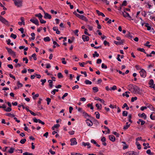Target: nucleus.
I'll use <instances>...</instances> for the list:
<instances>
[{"label":"nucleus","instance_id":"nucleus-16","mask_svg":"<svg viewBox=\"0 0 155 155\" xmlns=\"http://www.w3.org/2000/svg\"><path fill=\"white\" fill-rule=\"evenodd\" d=\"M86 122L87 124V125L89 126H91L93 124V123L91 121V120H89L88 119H87L86 120Z\"/></svg>","mask_w":155,"mask_h":155},{"label":"nucleus","instance_id":"nucleus-55","mask_svg":"<svg viewBox=\"0 0 155 155\" xmlns=\"http://www.w3.org/2000/svg\"><path fill=\"white\" fill-rule=\"evenodd\" d=\"M104 44L105 46H106L107 45L109 46V43L107 41L105 40L104 42Z\"/></svg>","mask_w":155,"mask_h":155},{"label":"nucleus","instance_id":"nucleus-5","mask_svg":"<svg viewBox=\"0 0 155 155\" xmlns=\"http://www.w3.org/2000/svg\"><path fill=\"white\" fill-rule=\"evenodd\" d=\"M6 49L7 50L8 52L11 55H12L14 56H15L16 55L15 52L13 51L12 49L10 48H8L7 47H5Z\"/></svg>","mask_w":155,"mask_h":155},{"label":"nucleus","instance_id":"nucleus-14","mask_svg":"<svg viewBox=\"0 0 155 155\" xmlns=\"http://www.w3.org/2000/svg\"><path fill=\"white\" fill-rule=\"evenodd\" d=\"M82 38L84 41H88L89 40V37L85 35L82 36Z\"/></svg>","mask_w":155,"mask_h":155},{"label":"nucleus","instance_id":"nucleus-43","mask_svg":"<svg viewBox=\"0 0 155 155\" xmlns=\"http://www.w3.org/2000/svg\"><path fill=\"white\" fill-rule=\"evenodd\" d=\"M153 114H155L154 113H152L151 114H150V119L152 120H155V116H153Z\"/></svg>","mask_w":155,"mask_h":155},{"label":"nucleus","instance_id":"nucleus-53","mask_svg":"<svg viewBox=\"0 0 155 155\" xmlns=\"http://www.w3.org/2000/svg\"><path fill=\"white\" fill-rule=\"evenodd\" d=\"M137 99V97H132L131 98V101L132 102H134L135 101H136Z\"/></svg>","mask_w":155,"mask_h":155},{"label":"nucleus","instance_id":"nucleus-27","mask_svg":"<svg viewBox=\"0 0 155 155\" xmlns=\"http://www.w3.org/2000/svg\"><path fill=\"white\" fill-rule=\"evenodd\" d=\"M125 36L129 38H130L131 39L133 38L132 35L129 32H128V34H127L125 35Z\"/></svg>","mask_w":155,"mask_h":155},{"label":"nucleus","instance_id":"nucleus-42","mask_svg":"<svg viewBox=\"0 0 155 155\" xmlns=\"http://www.w3.org/2000/svg\"><path fill=\"white\" fill-rule=\"evenodd\" d=\"M17 85L18 86V88L21 87L23 86L22 84L20 83L19 81H18L17 83Z\"/></svg>","mask_w":155,"mask_h":155},{"label":"nucleus","instance_id":"nucleus-52","mask_svg":"<svg viewBox=\"0 0 155 155\" xmlns=\"http://www.w3.org/2000/svg\"><path fill=\"white\" fill-rule=\"evenodd\" d=\"M41 24H45L46 23V21L43 20L42 18L39 20Z\"/></svg>","mask_w":155,"mask_h":155},{"label":"nucleus","instance_id":"nucleus-32","mask_svg":"<svg viewBox=\"0 0 155 155\" xmlns=\"http://www.w3.org/2000/svg\"><path fill=\"white\" fill-rule=\"evenodd\" d=\"M14 150V148L13 147H11L8 151V152L10 153H13Z\"/></svg>","mask_w":155,"mask_h":155},{"label":"nucleus","instance_id":"nucleus-40","mask_svg":"<svg viewBox=\"0 0 155 155\" xmlns=\"http://www.w3.org/2000/svg\"><path fill=\"white\" fill-rule=\"evenodd\" d=\"M95 114L96 115V117L97 119L100 118V114L98 112H96Z\"/></svg>","mask_w":155,"mask_h":155},{"label":"nucleus","instance_id":"nucleus-23","mask_svg":"<svg viewBox=\"0 0 155 155\" xmlns=\"http://www.w3.org/2000/svg\"><path fill=\"white\" fill-rule=\"evenodd\" d=\"M134 86L132 84H130L128 86V88L129 91L132 92Z\"/></svg>","mask_w":155,"mask_h":155},{"label":"nucleus","instance_id":"nucleus-51","mask_svg":"<svg viewBox=\"0 0 155 155\" xmlns=\"http://www.w3.org/2000/svg\"><path fill=\"white\" fill-rule=\"evenodd\" d=\"M101 68H102L107 69V66L105 65L104 63H102L101 65Z\"/></svg>","mask_w":155,"mask_h":155},{"label":"nucleus","instance_id":"nucleus-15","mask_svg":"<svg viewBox=\"0 0 155 155\" xmlns=\"http://www.w3.org/2000/svg\"><path fill=\"white\" fill-rule=\"evenodd\" d=\"M20 20L21 21V22H18V25H21L22 24L25 25V22L24 21V18L23 17H21L20 18Z\"/></svg>","mask_w":155,"mask_h":155},{"label":"nucleus","instance_id":"nucleus-33","mask_svg":"<svg viewBox=\"0 0 155 155\" xmlns=\"http://www.w3.org/2000/svg\"><path fill=\"white\" fill-rule=\"evenodd\" d=\"M99 56V54L97 53V51H95L94 53L93 54V56L94 58H95L96 56L97 57H98Z\"/></svg>","mask_w":155,"mask_h":155},{"label":"nucleus","instance_id":"nucleus-63","mask_svg":"<svg viewBox=\"0 0 155 155\" xmlns=\"http://www.w3.org/2000/svg\"><path fill=\"white\" fill-rule=\"evenodd\" d=\"M68 95V93H65L62 96V98L63 99H64V98L67 96Z\"/></svg>","mask_w":155,"mask_h":155},{"label":"nucleus","instance_id":"nucleus-37","mask_svg":"<svg viewBox=\"0 0 155 155\" xmlns=\"http://www.w3.org/2000/svg\"><path fill=\"white\" fill-rule=\"evenodd\" d=\"M130 124H129V125H126L124 126L123 129L124 130H126L130 127Z\"/></svg>","mask_w":155,"mask_h":155},{"label":"nucleus","instance_id":"nucleus-18","mask_svg":"<svg viewBox=\"0 0 155 155\" xmlns=\"http://www.w3.org/2000/svg\"><path fill=\"white\" fill-rule=\"evenodd\" d=\"M109 137L110 140L111 141L113 142H114L115 141V138L114 135H110L109 136Z\"/></svg>","mask_w":155,"mask_h":155},{"label":"nucleus","instance_id":"nucleus-1","mask_svg":"<svg viewBox=\"0 0 155 155\" xmlns=\"http://www.w3.org/2000/svg\"><path fill=\"white\" fill-rule=\"evenodd\" d=\"M140 89L138 87L134 86L132 92L134 94H139L140 93Z\"/></svg>","mask_w":155,"mask_h":155},{"label":"nucleus","instance_id":"nucleus-20","mask_svg":"<svg viewBox=\"0 0 155 155\" xmlns=\"http://www.w3.org/2000/svg\"><path fill=\"white\" fill-rule=\"evenodd\" d=\"M22 107L23 108V109H25L28 111H29H29H30L31 110H29V109H28V107L27 106V107H25V106L23 105H19L18 106V107Z\"/></svg>","mask_w":155,"mask_h":155},{"label":"nucleus","instance_id":"nucleus-48","mask_svg":"<svg viewBox=\"0 0 155 155\" xmlns=\"http://www.w3.org/2000/svg\"><path fill=\"white\" fill-rule=\"evenodd\" d=\"M154 82L153 79H150L149 82V84L150 85H153V84Z\"/></svg>","mask_w":155,"mask_h":155},{"label":"nucleus","instance_id":"nucleus-58","mask_svg":"<svg viewBox=\"0 0 155 155\" xmlns=\"http://www.w3.org/2000/svg\"><path fill=\"white\" fill-rule=\"evenodd\" d=\"M23 61H25V63L26 64H27L28 62V59L27 58H23Z\"/></svg>","mask_w":155,"mask_h":155},{"label":"nucleus","instance_id":"nucleus-41","mask_svg":"<svg viewBox=\"0 0 155 155\" xmlns=\"http://www.w3.org/2000/svg\"><path fill=\"white\" fill-rule=\"evenodd\" d=\"M146 153L147 154L150 155H153V153H152L151 152V150H148L147 151Z\"/></svg>","mask_w":155,"mask_h":155},{"label":"nucleus","instance_id":"nucleus-59","mask_svg":"<svg viewBox=\"0 0 155 155\" xmlns=\"http://www.w3.org/2000/svg\"><path fill=\"white\" fill-rule=\"evenodd\" d=\"M79 65L81 67H84V64H86V63L84 62H82V63H79Z\"/></svg>","mask_w":155,"mask_h":155},{"label":"nucleus","instance_id":"nucleus-8","mask_svg":"<svg viewBox=\"0 0 155 155\" xmlns=\"http://www.w3.org/2000/svg\"><path fill=\"white\" fill-rule=\"evenodd\" d=\"M70 141L71 142V146L76 145L77 144V142L75 138H72L70 140Z\"/></svg>","mask_w":155,"mask_h":155},{"label":"nucleus","instance_id":"nucleus-22","mask_svg":"<svg viewBox=\"0 0 155 155\" xmlns=\"http://www.w3.org/2000/svg\"><path fill=\"white\" fill-rule=\"evenodd\" d=\"M95 99L96 100L99 101H100V102L102 103H104V102H105L102 99L98 97H95Z\"/></svg>","mask_w":155,"mask_h":155},{"label":"nucleus","instance_id":"nucleus-47","mask_svg":"<svg viewBox=\"0 0 155 155\" xmlns=\"http://www.w3.org/2000/svg\"><path fill=\"white\" fill-rule=\"evenodd\" d=\"M4 110L6 112H10L12 110V108L10 107H9L6 109H4Z\"/></svg>","mask_w":155,"mask_h":155},{"label":"nucleus","instance_id":"nucleus-49","mask_svg":"<svg viewBox=\"0 0 155 155\" xmlns=\"http://www.w3.org/2000/svg\"><path fill=\"white\" fill-rule=\"evenodd\" d=\"M127 5V1L126 0L124 1L122 5H121V6H125Z\"/></svg>","mask_w":155,"mask_h":155},{"label":"nucleus","instance_id":"nucleus-17","mask_svg":"<svg viewBox=\"0 0 155 155\" xmlns=\"http://www.w3.org/2000/svg\"><path fill=\"white\" fill-rule=\"evenodd\" d=\"M138 116L140 117L143 118L144 119H147V116L144 113H143L142 114H138Z\"/></svg>","mask_w":155,"mask_h":155},{"label":"nucleus","instance_id":"nucleus-45","mask_svg":"<svg viewBox=\"0 0 155 155\" xmlns=\"http://www.w3.org/2000/svg\"><path fill=\"white\" fill-rule=\"evenodd\" d=\"M136 143L137 146V147L138 149L140 150L141 149V145L137 142H136Z\"/></svg>","mask_w":155,"mask_h":155},{"label":"nucleus","instance_id":"nucleus-31","mask_svg":"<svg viewBox=\"0 0 155 155\" xmlns=\"http://www.w3.org/2000/svg\"><path fill=\"white\" fill-rule=\"evenodd\" d=\"M60 125L59 124H56L54 125L53 127H52V129L54 130L55 128H58L59 127Z\"/></svg>","mask_w":155,"mask_h":155},{"label":"nucleus","instance_id":"nucleus-39","mask_svg":"<svg viewBox=\"0 0 155 155\" xmlns=\"http://www.w3.org/2000/svg\"><path fill=\"white\" fill-rule=\"evenodd\" d=\"M83 116L87 118V117H90V116L87 113L85 112L84 111L83 112Z\"/></svg>","mask_w":155,"mask_h":155},{"label":"nucleus","instance_id":"nucleus-50","mask_svg":"<svg viewBox=\"0 0 155 155\" xmlns=\"http://www.w3.org/2000/svg\"><path fill=\"white\" fill-rule=\"evenodd\" d=\"M46 79H41V81L42 82L41 84L42 85H44V83L46 82Z\"/></svg>","mask_w":155,"mask_h":155},{"label":"nucleus","instance_id":"nucleus-54","mask_svg":"<svg viewBox=\"0 0 155 155\" xmlns=\"http://www.w3.org/2000/svg\"><path fill=\"white\" fill-rule=\"evenodd\" d=\"M46 100L47 101V104L48 105H49V104L50 102H51V99L49 98H47L46 99Z\"/></svg>","mask_w":155,"mask_h":155},{"label":"nucleus","instance_id":"nucleus-57","mask_svg":"<svg viewBox=\"0 0 155 155\" xmlns=\"http://www.w3.org/2000/svg\"><path fill=\"white\" fill-rule=\"evenodd\" d=\"M23 155H33L32 153H30L28 152H26L23 153Z\"/></svg>","mask_w":155,"mask_h":155},{"label":"nucleus","instance_id":"nucleus-44","mask_svg":"<svg viewBox=\"0 0 155 155\" xmlns=\"http://www.w3.org/2000/svg\"><path fill=\"white\" fill-rule=\"evenodd\" d=\"M26 140L25 139H22L20 141V143L22 144H24L25 142L26 141Z\"/></svg>","mask_w":155,"mask_h":155},{"label":"nucleus","instance_id":"nucleus-29","mask_svg":"<svg viewBox=\"0 0 155 155\" xmlns=\"http://www.w3.org/2000/svg\"><path fill=\"white\" fill-rule=\"evenodd\" d=\"M51 39L49 37H46L44 38V40L46 42L49 41H50Z\"/></svg>","mask_w":155,"mask_h":155},{"label":"nucleus","instance_id":"nucleus-3","mask_svg":"<svg viewBox=\"0 0 155 155\" xmlns=\"http://www.w3.org/2000/svg\"><path fill=\"white\" fill-rule=\"evenodd\" d=\"M0 21L7 25H9L8 21L2 16L0 18Z\"/></svg>","mask_w":155,"mask_h":155},{"label":"nucleus","instance_id":"nucleus-19","mask_svg":"<svg viewBox=\"0 0 155 155\" xmlns=\"http://www.w3.org/2000/svg\"><path fill=\"white\" fill-rule=\"evenodd\" d=\"M82 145L85 147L86 146H87V148H90L91 147V146H90V144L89 143L87 142L85 143L84 142H82Z\"/></svg>","mask_w":155,"mask_h":155},{"label":"nucleus","instance_id":"nucleus-35","mask_svg":"<svg viewBox=\"0 0 155 155\" xmlns=\"http://www.w3.org/2000/svg\"><path fill=\"white\" fill-rule=\"evenodd\" d=\"M58 78H63V76L62 75V74L60 72L58 73Z\"/></svg>","mask_w":155,"mask_h":155},{"label":"nucleus","instance_id":"nucleus-6","mask_svg":"<svg viewBox=\"0 0 155 155\" xmlns=\"http://www.w3.org/2000/svg\"><path fill=\"white\" fill-rule=\"evenodd\" d=\"M140 76L141 77L145 78L146 76V73L145 70L143 69L141 70V71L140 72Z\"/></svg>","mask_w":155,"mask_h":155},{"label":"nucleus","instance_id":"nucleus-34","mask_svg":"<svg viewBox=\"0 0 155 155\" xmlns=\"http://www.w3.org/2000/svg\"><path fill=\"white\" fill-rule=\"evenodd\" d=\"M128 114V112L126 111H124L122 113V115L123 116L126 117L127 116Z\"/></svg>","mask_w":155,"mask_h":155},{"label":"nucleus","instance_id":"nucleus-62","mask_svg":"<svg viewBox=\"0 0 155 155\" xmlns=\"http://www.w3.org/2000/svg\"><path fill=\"white\" fill-rule=\"evenodd\" d=\"M35 56L36 54L35 53L33 54L31 56L35 60H36L37 59V58Z\"/></svg>","mask_w":155,"mask_h":155},{"label":"nucleus","instance_id":"nucleus-9","mask_svg":"<svg viewBox=\"0 0 155 155\" xmlns=\"http://www.w3.org/2000/svg\"><path fill=\"white\" fill-rule=\"evenodd\" d=\"M33 120L34 122L35 123H37L38 122L39 123L41 124L42 125H44L45 124V123L44 122L42 121L40 119H37L35 118L33 119Z\"/></svg>","mask_w":155,"mask_h":155},{"label":"nucleus","instance_id":"nucleus-61","mask_svg":"<svg viewBox=\"0 0 155 155\" xmlns=\"http://www.w3.org/2000/svg\"><path fill=\"white\" fill-rule=\"evenodd\" d=\"M117 89V87L115 85H114L112 87H111L110 89V90H114Z\"/></svg>","mask_w":155,"mask_h":155},{"label":"nucleus","instance_id":"nucleus-64","mask_svg":"<svg viewBox=\"0 0 155 155\" xmlns=\"http://www.w3.org/2000/svg\"><path fill=\"white\" fill-rule=\"evenodd\" d=\"M101 61L102 60L101 59H98L97 60V63L98 64H100L101 62Z\"/></svg>","mask_w":155,"mask_h":155},{"label":"nucleus","instance_id":"nucleus-28","mask_svg":"<svg viewBox=\"0 0 155 155\" xmlns=\"http://www.w3.org/2000/svg\"><path fill=\"white\" fill-rule=\"evenodd\" d=\"M84 83L86 84H91L92 82L88 80H86L84 81Z\"/></svg>","mask_w":155,"mask_h":155},{"label":"nucleus","instance_id":"nucleus-36","mask_svg":"<svg viewBox=\"0 0 155 155\" xmlns=\"http://www.w3.org/2000/svg\"><path fill=\"white\" fill-rule=\"evenodd\" d=\"M131 118H132V115L131 114H129L128 116V120H129V122L131 123H132V121L131 120Z\"/></svg>","mask_w":155,"mask_h":155},{"label":"nucleus","instance_id":"nucleus-26","mask_svg":"<svg viewBox=\"0 0 155 155\" xmlns=\"http://www.w3.org/2000/svg\"><path fill=\"white\" fill-rule=\"evenodd\" d=\"M96 106L97 108V109L101 110L102 108V105L101 104H96Z\"/></svg>","mask_w":155,"mask_h":155},{"label":"nucleus","instance_id":"nucleus-25","mask_svg":"<svg viewBox=\"0 0 155 155\" xmlns=\"http://www.w3.org/2000/svg\"><path fill=\"white\" fill-rule=\"evenodd\" d=\"M137 50L144 52L145 54H147V53L145 51L144 49L143 48H138L137 49Z\"/></svg>","mask_w":155,"mask_h":155},{"label":"nucleus","instance_id":"nucleus-24","mask_svg":"<svg viewBox=\"0 0 155 155\" xmlns=\"http://www.w3.org/2000/svg\"><path fill=\"white\" fill-rule=\"evenodd\" d=\"M35 16L38 17L39 20L41 18L43 17L42 15L40 13L35 15Z\"/></svg>","mask_w":155,"mask_h":155},{"label":"nucleus","instance_id":"nucleus-12","mask_svg":"<svg viewBox=\"0 0 155 155\" xmlns=\"http://www.w3.org/2000/svg\"><path fill=\"white\" fill-rule=\"evenodd\" d=\"M127 155H137V153L136 152L134 151H129L127 152L126 154Z\"/></svg>","mask_w":155,"mask_h":155},{"label":"nucleus","instance_id":"nucleus-7","mask_svg":"<svg viewBox=\"0 0 155 155\" xmlns=\"http://www.w3.org/2000/svg\"><path fill=\"white\" fill-rule=\"evenodd\" d=\"M122 15H123V16L124 17H128L129 18H130L131 19L133 20V19H132V18L130 15L129 13L126 12L125 10L124 11V12H122Z\"/></svg>","mask_w":155,"mask_h":155},{"label":"nucleus","instance_id":"nucleus-10","mask_svg":"<svg viewBox=\"0 0 155 155\" xmlns=\"http://www.w3.org/2000/svg\"><path fill=\"white\" fill-rule=\"evenodd\" d=\"M77 17H78L81 19L84 20L85 21H87V18L84 16L82 15H80L79 14H78V16Z\"/></svg>","mask_w":155,"mask_h":155},{"label":"nucleus","instance_id":"nucleus-38","mask_svg":"<svg viewBox=\"0 0 155 155\" xmlns=\"http://www.w3.org/2000/svg\"><path fill=\"white\" fill-rule=\"evenodd\" d=\"M6 116L10 117H15V115L14 114H12L11 113H6L5 114Z\"/></svg>","mask_w":155,"mask_h":155},{"label":"nucleus","instance_id":"nucleus-21","mask_svg":"<svg viewBox=\"0 0 155 155\" xmlns=\"http://www.w3.org/2000/svg\"><path fill=\"white\" fill-rule=\"evenodd\" d=\"M96 12L99 15H101L102 17H105V15H104L102 13L100 12L98 10H96Z\"/></svg>","mask_w":155,"mask_h":155},{"label":"nucleus","instance_id":"nucleus-11","mask_svg":"<svg viewBox=\"0 0 155 155\" xmlns=\"http://www.w3.org/2000/svg\"><path fill=\"white\" fill-rule=\"evenodd\" d=\"M45 15L44 17L45 18H48V19H51V15L48 14L47 13H46L45 12H44Z\"/></svg>","mask_w":155,"mask_h":155},{"label":"nucleus","instance_id":"nucleus-2","mask_svg":"<svg viewBox=\"0 0 155 155\" xmlns=\"http://www.w3.org/2000/svg\"><path fill=\"white\" fill-rule=\"evenodd\" d=\"M15 5L18 7H20L21 6L22 1L21 0H13Z\"/></svg>","mask_w":155,"mask_h":155},{"label":"nucleus","instance_id":"nucleus-4","mask_svg":"<svg viewBox=\"0 0 155 155\" xmlns=\"http://www.w3.org/2000/svg\"><path fill=\"white\" fill-rule=\"evenodd\" d=\"M30 21L37 26L39 25V21L35 18L34 17L33 18L31 19Z\"/></svg>","mask_w":155,"mask_h":155},{"label":"nucleus","instance_id":"nucleus-56","mask_svg":"<svg viewBox=\"0 0 155 155\" xmlns=\"http://www.w3.org/2000/svg\"><path fill=\"white\" fill-rule=\"evenodd\" d=\"M85 31H84V34L86 35H88V36H91V34H88L87 32V29L86 28H85Z\"/></svg>","mask_w":155,"mask_h":155},{"label":"nucleus","instance_id":"nucleus-13","mask_svg":"<svg viewBox=\"0 0 155 155\" xmlns=\"http://www.w3.org/2000/svg\"><path fill=\"white\" fill-rule=\"evenodd\" d=\"M124 40H121L119 41H114V43L117 45H120L123 44V43L124 42Z\"/></svg>","mask_w":155,"mask_h":155},{"label":"nucleus","instance_id":"nucleus-60","mask_svg":"<svg viewBox=\"0 0 155 155\" xmlns=\"http://www.w3.org/2000/svg\"><path fill=\"white\" fill-rule=\"evenodd\" d=\"M62 60V62L64 64H66V62L65 61V59L64 58H62L61 59Z\"/></svg>","mask_w":155,"mask_h":155},{"label":"nucleus","instance_id":"nucleus-30","mask_svg":"<svg viewBox=\"0 0 155 155\" xmlns=\"http://www.w3.org/2000/svg\"><path fill=\"white\" fill-rule=\"evenodd\" d=\"M93 90L94 91V92H97L98 91V89L97 87H93Z\"/></svg>","mask_w":155,"mask_h":155},{"label":"nucleus","instance_id":"nucleus-46","mask_svg":"<svg viewBox=\"0 0 155 155\" xmlns=\"http://www.w3.org/2000/svg\"><path fill=\"white\" fill-rule=\"evenodd\" d=\"M10 37L14 39H15L17 37V36L16 35L12 33L10 35Z\"/></svg>","mask_w":155,"mask_h":155}]
</instances>
